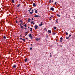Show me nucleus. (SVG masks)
Listing matches in <instances>:
<instances>
[{
    "instance_id": "1",
    "label": "nucleus",
    "mask_w": 75,
    "mask_h": 75,
    "mask_svg": "<svg viewBox=\"0 0 75 75\" xmlns=\"http://www.w3.org/2000/svg\"><path fill=\"white\" fill-rule=\"evenodd\" d=\"M51 10L52 11H54V8L52 7L50 8Z\"/></svg>"
},
{
    "instance_id": "2",
    "label": "nucleus",
    "mask_w": 75,
    "mask_h": 75,
    "mask_svg": "<svg viewBox=\"0 0 75 75\" xmlns=\"http://www.w3.org/2000/svg\"><path fill=\"white\" fill-rule=\"evenodd\" d=\"M16 65H13V66L12 68H16Z\"/></svg>"
},
{
    "instance_id": "3",
    "label": "nucleus",
    "mask_w": 75,
    "mask_h": 75,
    "mask_svg": "<svg viewBox=\"0 0 75 75\" xmlns=\"http://www.w3.org/2000/svg\"><path fill=\"white\" fill-rule=\"evenodd\" d=\"M34 17H40V15H35L34 16Z\"/></svg>"
},
{
    "instance_id": "4",
    "label": "nucleus",
    "mask_w": 75,
    "mask_h": 75,
    "mask_svg": "<svg viewBox=\"0 0 75 75\" xmlns=\"http://www.w3.org/2000/svg\"><path fill=\"white\" fill-rule=\"evenodd\" d=\"M42 22H41V24H40L39 26L40 27H41V26H42Z\"/></svg>"
},
{
    "instance_id": "5",
    "label": "nucleus",
    "mask_w": 75,
    "mask_h": 75,
    "mask_svg": "<svg viewBox=\"0 0 75 75\" xmlns=\"http://www.w3.org/2000/svg\"><path fill=\"white\" fill-rule=\"evenodd\" d=\"M33 6L34 7H35L36 6V5H35V3H34L33 4Z\"/></svg>"
},
{
    "instance_id": "6",
    "label": "nucleus",
    "mask_w": 75,
    "mask_h": 75,
    "mask_svg": "<svg viewBox=\"0 0 75 75\" xmlns=\"http://www.w3.org/2000/svg\"><path fill=\"white\" fill-rule=\"evenodd\" d=\"M41 40L40 38H37L36 39V41H38L39 40Z\"/></svg>"
},
{
    "instance_id": "7",
    "label": "nucleus",
    "mask_w": 75,
    "mask_h": 75,
    "mask_svg": "<svg viewBox=\"0 0 75 75\" xmlns=\"http://www.w3.org/2000/svg\"><path fill=\"white\" fill-rule=\"evenodd\" d=\"M29 37L30 38H32V36H31V34H30L29 35Z\"/></svg>"
},
{
    "instance_id": "8",
    "label": "nucleus",
    "mask_w": 75,
    "mask_h": 75,
    "mask_svg": "<svg viewBox=\"0 0 75 75\" xmlns=\"http://www.w3.org/2000/svg\"><path fill=\"white\" fill-rule=\"evenodd\" d=\"M38 26L37 25H35V29H37L38 28Z\"/></svg>"
},
{
    "instance_id": "9",
    "label": "nucleus",
    "mask_w": 75,
    "mask_h": 75,
    "mask_svg": "<svg viewBox=\"0 0 75 75\" xmlns=\"http://www.w3.org/2000/svg\"><path fill=\"white\" fill-rule=\"evenodd\" d=\"M30 23H31V24H33L34 25V22L33 21L31 22H30Z\"/></svg>"
},
{
    "instance_id": "10",
    "label": "nucleus",
    "mask_w": 75,
    "mask_h": 75,
    "mask_svg": "<svg viewBox=\"0 0 75 75\" xmlns=\"http://www.w3.org/2000/svg\"><path fill=\"white\" fill-rule=\"evenodd\" d=\"M35 12L36 13H38V12H37V10H35Z\"/></svg>"
},
{
    "instance_id": "11",
    "label": "nucleus",
    "mask_w": 75,
    "mask_h": 75,
    "mask_svg": "<svg viewBox=\"0 0 75 75\" xmlns=\"http://www.w3.org/2000/svg\"><path fill=\"white\" fill-rule=\"evenodd\" d=\"M49 33H51V31H50V30H48V33H49Z\"/></svg>"
},
{
    "instance_id": "12",
    "label": "nucleus",
    "mask_w": 75,
    "mask_h": 75,
    "mask_svg": "<svg viewBox=\"0 0 75 75\" xmlns=\"http://www.w3.org/2000/svg\"><path fill=\"white\" fill-rule=\"evenodd\" d=\"M21 28H24L23 26L22 25L21 26Z\"/></svg>"
},
{
    "instance_id": "13",
    "label": "nucleus",
    "mask_w": 75,
    "mask_h": 75,
    "mask_svg": "<svg viewBox=\"0 0 75 75\" xmlns=\"http://www.w3.org/2000/svg\"><path fill=\"white\" fill-rule=\"evenodd\" d=\"M27 59H28L27 58L25 59V62H27Z\"/></svg>"
},
{
    "instance_id": "14",
    "label": "nucleus",
    "mask_w": 75,
    "mask_h": 75,
    "mask_svg": "<svg viewBox=\"0 0 75 75\" xmlns=\"http://www.w3.org/2000/svg\"><path fill=\"white\" fill-rule=\"evenodd\" d=\"M31 8H30V9L29 10H28V11H29L30 12V11H31Z\"/></svg>"
},
{
    "instance_id": "15",
    "label": "nucleus",
    "mask_w": 75,
    "mask_h": 75,
    "mask_svg": "<svg viewBox=\"0 0 75 75\" xmlns=\"http://www.w3.org/2000/svg\"><path fill=\"white\" fill-rule=\"evenodd\" d=\"M54 30H56L57 29V27H54Z\"/></svg>"
},
{
    "instance_id": "16",
    "label": "nucleus",
    "mask_w": 75,
    "mask_h": 75,
    "mask_svg": "<svg viewBox=\"0 0 75 75\" xmlns=\"http://www.w3.org/2000/svg\"><path fill=\"white\" fill-rule=\"evenodd\" d=\"M30 31H32V30H33V28H30Z\"/></svg>"
},
{
    "instance_id": "17",
    "label": "nucleus",
    "mask_w": 75,
    "mask_h": 75,
    "mask_svg": "<svg viewBox=\"0 0 75 75\" xmlns=\"http://www.w3.org/2000/svg\"><path fill=\"white\" fill-rule=\"evenodd\" d=\"M25 34V36H26V35H27V32H26Z\"/></svg>"
},
{
    "instance_id": "18",
    "label": "nucleus",
    "mask_w": 75,
    "mask_h": 75,
    "mask_svg": "<svg viewBox=\"0 0 75 75\" xmlns=\"http://www.w3.org/2000/svg\"><path fill=\"white\" fill-rule=\"evenodd\" d=\"M12 2L14 3V0H12Z\"/></svg>"
},
{
    "instance_id": "19",
    "label": "nucleus",
    "mask_w": 75,
    "mask_h": 75,
    "mask_svg": "<svg viewBox=\"0 0 75 75\" xmlns=\"http://www.w3.org/2000/svg\"><path fill=\"white\" fill-rule=\"evenodd\" d=\"M4 39H6V36H4Z\"/></svg>"
},
{
    "instance_id": "20",
    "label": "nucleus",
    "mask_w": 75,
    "mask_h": 75,
    "mask_svg": "<svg viewBox=\"0 0 75 75\" xmlns=\"http://www.w3.org/2000/svg\"><path fill=\"white\" fill-rule=\"evenodd\" d=\"M60 40H63L62 38V37L61 38H60Z\"/></svg>"
},
{
    "instance_id": "21",
    "label": "nucleus",
    "mask_w": 75,
    "mask_h": 75,
    "mask_svg": "<svg viewBox=\"0 0 75 75\" xmlns=\"http://www.w3.org/2000/svg\"><path fill=\"white\" fill-rule=\"evenodd\" d=\"M69 38L68 37L66 38V39H67V40H68V39H69Z\"/></svg>"
},
{
    "instance_id": "22",
    "label": "nucleus",
    "mask_w": 75,
    "mask_h": 75,
    "mask_svg": "<svg viewBox=\"0 0 75 75\" xmlns=\"http://www.w3.org/2000/svg\"><path fill=\"white\" fill-rule=\"evenodd\" d=\"M57 16L58 17H60V15H59L57 14Z\"/></svg>"
},
{
    "instance_id": "23",
    "label": "nucleus",
    "mask_w": 75,
    "mask_h": 75,
    "mask_svg": "<svg viewBox=\"0 0 75 75\" xmlns=\"http://www.w3.org/2000/svg\"><path fill=\"white\" fill-rule=\"evenodd\" d=\"M24 26L25 27H27V25H26V24H25L24 25Z\"/></svg>"
},
{
    "instance_id": "24",
    "label": "nucleus",
    "mask_w": 75,
    "mask_h": 75,
    "mask_svg": "<svg viewBox=\"0 0 75 75\" xmlns=\"http://www.w3.org/2000/svg\"><path fill=\"white\" fill-rule=\"evenodd\" d=\"M22 40H23V41L24 42H25V39H22Z\"/></svg>"
},
{
    "instance_id": "25",
    "label": "nucleus",
    "mask_w": 75,
    "mask_h": 75,
    "mask_svg": "<svg viewBox=\"0 0 75 75\" xmlns=\"http://www.w3.org/2000/svg\"><path fill=\"white\" fill-rule=\"evenodd\" d=\"M56 24H58V21H56Z\"/></svg>"
},
{
    "instance_id": "26",
    "label": "nucleus",
    "mask_w": 75,
    "mask_h": 75,
    "mask_svg": "<svg viewBox=\"0 0 75 75\" xmlns=\"http://www.w3.org/2000/svg\"><path fill=\"white\" fill-rule=\"evenodd\" d=\"M66 35H68V33H67V32H66Z\"/></svg>"
},
{
    "instance_id": "27",
    "label": "nucleus",
    "mask_w": 75,
    "mask_h": 75,
    "mask_svg": "<svg viewBox=\"0 0 75 75\" xmlns=\"http://www.w3.org/2000/svg\"><path fill=\"white\" fill-rule=\"evenodd\" d=\"M20 4H18V5L17 6L18 7H19V6H20Z\"/></svg>"
},
{
    "instance_id": "28",
    "label": "nucleus",
    "mask_w": 75,
    "mask_h": 75,
    "mask_svg": "<svg viewBox=\"0 0 75 75\" xmlns=\"http://www.w3.org/2000/svg\"><path fill=\"white\" fill-rule=\"evenodd\" d=\"M30 13V14H32V12H30V13Z\"/></svg>"
},
{
    "instance_id": "29",
    "label": "nucleus",
    "mask_w": 75,
    "mask_h": 75,
    "mask_svg": "<svg viewBox=\"0 0 75 75\" xmlns=\"http://www.w3.org/2000/svg\"><path fill=\"white\" fill-rule=\"evenodd\" d=\"M32 13H33L34 12V10H32V11L31 12Z\"/></svg>"
},
{
    "instance_id": "30",
    "label": "nucleus",
    "mask_w": 75,
    "mask_h": 75,
    "mask_svg": "<svg viewBox=\"0 0 75 75\" xmlns=\"http://www.w3.org/2000/svg\"><path fill=\"white\" fill-rule=\"evenodd\" d=\"M32 47H30V50H32Z\"/></svg>"
},
{
    "instance_id": "31",
    "label": "nucleus",
    "mask_w": 75,
    "mask_h": 75,
    "mask_svg": "<svg viewBox=\"0 0 75 75\" xmlns=\"http://www.w3.org/2000/svg\"><path fill=\"white\" fill-rule=\"evenodd\" d=\"M53 35H55V33H53Z\"/></svg>"
},
{
    "instance_id": "32",
    "label": "nucleus",
    "mask_w": 75,
    "mask_h": 75,
    "mask_svg": "<svg viewBox=\"0 0 75 75\" xmlns=\"http://www.w3.org/2000/svg\"><path fill=\"white\" fill-rule=\"evenodd\" d=\"M20 22H21H21H23V21H22L21 20V21H20Z\"/></svg>"
},
{
    "instance_id": "33",
    "label": "nucleus",
    "mask_w": 75,
    "mask_h": 75,
    "mask_svg": "<svg viewBox=\"0 0 75 75\" xmlns=\"http://www.w3.org/2000/svg\"><path fill=\"white\" fill-rule=\"evenodd\" d=\"M1 23H4V22H3V21H1Z\"/></svg>"
},
{
    "instance_id": "34",
    "label": "nucleus",
    "mask_w": 75,
    "mask_h": 75,
    "mask_svg": "<svg viewBox=\"0 0 75 75\" xmlns=\"http://www.w3.org/2000/svg\"><path fill=\"white\" fill-rule=\"evenodd\" d=\"M70 36H71V35H69V37H70Z\"/></svg>"
},
{
    "instance_id": "35",
    "label": "nucleus",
    "mask_w": 75,
    "mask_h": 75,
    "mask_svg": "<svg viewBox=\"0 0 75 75\" xmlns=\"http://www.w3.org/2000/svg\"><path fill=\"white\" fill-rule=\"evenodd\" d=\"M55 4H57V2H55V3H54Z\"/></svg>"
},
{
    "instance_id": "36",
    "label": "nucleus",
    "mask_w": 75,
    "mask_h": 75,
    "mask_svg": "<svg viewBox=\"0 0 75 75\" xmlns=\"http://www.w3.org/2000/svg\"><path fill=\"white\" fill-rule=\"evenodd\" d=\"M53 17V16H51V17L52 18V17Z\"/></svg>"
},
{
    "instance_id": "37",
    "label": "nucleus",
    "mask_w": 75,
    "mask_h": 75,
    "mask_svg": "<svg viewBox=\"0 0 75 75\" xmlns=\"http://www.w3.org/2000/svg\"><path fill=\"white\" fill-rule=\"evenodd\" d=\"M20 39H21V40H23V39H22V38H20Z\"/></svg>"
},
{
    "instance_id": "38",
    "label": "nucleus",
    "mask_w": 75,
    "mask_h": 75,
    "mask_svg": "<svg viewBox=\"0 0 75 75\" xmlns=\"http://www.w3.org/2000/svg\"><path fill=\"white\" fill-rule=\"evenodd\" d=\"M18 23V22H17V21H16V23Z\"/></svg>"
},
{
    "instance_id": "39",
    "label": "nucleus",
    "mask_w": 75,
    "mask_h": 75,
    "mask_svg": "<svg viewBox=\"0 0 75 75\" xmlns=\"http://www.w3.org/2000/svg\"><path fill=\"white\" fill-rule=\"evenodd\" d=\"M51 18H50V19H49V20H51Z\"/></svg>"
},
{
    "instance_id": "40",
    "label": "nucleus",
    "mask_w": 75,
    "mask_h": 75,
    "mask_svg": "<svg viewBox=\"0 0 75 75\" xmlns=\"http://www.w3.org/2000/svg\"><path fill=\"white\" fill-rule=\"evenodd\" d=\"M33 20V18H32L31 20H32H32Z\"/></svg>"
},
{
    "instance_id": "41",
    "label": "nucleus",
    "mask_w": 75,
    "mask_h": 75,
    "mask_svg": "<svg viewBox=\"0 0 75 75\" xmlns=\"http://www.w3.org/2000/svg\"><path fill=\"white\" fill-rule=\"evenodd\" d=\"M29 20H31V19L30 18H29L28 19Z\"/></svg>"
},
{
    "instance_id": "42",
    "label": "nucleus",
    "mask_w": 75,
    "mask_h": 75,
    "mask_svg": "<svg viewBox=\"0 0 75 75\" xmlns=\"http://www.w3.org/2000/svg\"><path fill=\"white\" fill-rule=\"evenodd\" d=\"M21 37H23V36H21V35H20Z\"/></svg>"
},
{
    "instance_id": "43",
    "label": "nucleus",
    "mask_w": 75,
    "mask_h": 75,
    "mask_svg": "<svg viewBox=\"0 0 75 75\" xmlns=\"http://www.w3.org/2000/svg\"><path fill=\"white\" fill-rule=\"evenodd\" d=\"M28 22H30V21H28Z\"/></svg>"
},
{
    "instance_id": "44",
    "label": "nucleus",
    "mask_w": 75,
    "mask_h": 75,
    "mask_svg": "<svg viewBox=\"0 0 75 75\" xmlns=\"http://www.w3.org/2000/svg\"><path fill=\"white\" fill-rule=\"evenodd\" d=\"M46 30V28H44V30Z\"/></svg>"
},
{
    "instance_id": "45",
    "label": "nucleus",
    "mask_w": 75,
    "mask_h": 75,
    "mask_svg": "<svg viewBox=\"0 0 75 75\" xmlns=\"http://www.w3.org/2000/svg\"><path fill=\"white\" fill-rule=\"evenodd\" d=\"M58 19H56V21H58Z\"/></svg>"
},
{
    "instance_id": "46",
    "label": "nucleus",
    "mask_w": 75,
    "mask_h": 75,
    "mask_svg": "<svg viewBox=\"0 0 75 75\" xmlns=\"http://www.w3.org/2000/svg\"><path fill=\"white\" fill-rule=\"evenodd\" d=\"M60 42H62V40H60Z\"/></svg>"
},
{
    "instance_id": "47",
    "label": "nucleus",
    "mask_w": 75,
    "mask_h": 75,
    "mask_svg": "<svg viewBox=\"0 0 75 75\" xmlns=\"http://www.w3.org/2000/svg\"><path fill=\"white\" fill-rule=\"evenodd\" d=\"M20 25H21V23H20Z\"/></svg>"
},
{
    "instance_id": "48",
    "label": "nucleus",
    "mask_w": 75,
    "mask_h": 75,
    "mask_svg": "<svg viewBox=\"0 0 75 75\" xmlns=\"http://www.w3.org/2000/svg\"><path fill=\"white\" fill-rule=\"evenodd\" d=\"M50 57H52V56H51V55H50Z\"/></svg>"
},
{
    "instance_id": "49",
    "label": "nucleus",
    "mask_w": 75,
    "mask_h": 75,
    "mask_svg": "<svg viewBox=\"0 0 75 75\" xmlns=\"http://www.w3.org/2000/svg\"><path fill=\"white\" fill-rule=\"evenodd\" d=\"M50 18H51V17H50Z\"/></svg>"
},
{
    "instance_id": "50",
    "label": "nucleus",
    "mask_w": 75,
    "mask_h": 75,
    "mask_svg": "<svg viewBox=\"0 0 75 75\" xmlns=\"http://www.w3.org/2000/svg\"><path fill=\"white\" fill-rule=\"evenodd\" d=\"M21 24H23V22H22Z\"/></svg>"
},
{
    "instance_id": "51",
    "label": "nucleus",
    "mask_w": 75,
    "mask_h": 75,
    "mask_svg": "<svg viewBox=\"0 0 75 75\" xmlns=\"http://www.w3.org/2000/svg\"><path fill=\"white\" fill-rule=\"evenodd\" d=\"M46 36H47V38L48 37V36L47 35Z\"/></svg>"
},
{
    "instance_id": "52",
    "label": "nucleus",
    "mask_w": 75,
    "mask_h": 75,
    "mask_svg": "<svg viewBox=\"0 0 75 75\" xmlns=\"http://www.w3.org/2000/svg\"><path fill=\"white\" fill-rule=\"evenodd\" d=\"M26 39H28L27 38H26Z\"/></svg>"
},
{
    "instance_id": "53",
    "label": "nucleus",
    "mask_w": 75,
    "mask_h": 75,
    "mask_svg": "<svg viewBox=\"0 0 75 75\" xmlns=\"http://www.w3.org/2000/svg\"><path fill=\"white\" fill-rule=\"evenodd\" d=\"M50 54L51 55V53H50Z\"/></svg>"
},
{
    "instance_id": "54",
    "label": "nucleus",
    "mask_w": 75,
    "mask_h": 75,
    "mask_svg": "<svg viewBox=\"0 0 75 75\" xmlns=\"http://www.w3.org/2000/svg\"><path fill=\"white\" fill-rule=\"evenodd\" d=\"M28 28H30V27H28Z\"/></svg>"
},
{
    "instance_id": "55",
    "label": "nucleus",
    "mask_w": 75,
    "mask_h": 75,
    "mask_svg": "<svg viewBox=\"0 0 75 75\" xmlns=\"http://www.w3.org/2000/svg\"><path fill=\"white\" fill-rule=\"evenodd\" d=\"M31 45H33L32 44H31Z\"/></svg>"
},
{
    "instance_id": "56",
    "label": "nucleus",
    "mask_w": 75,
    "mask_h": 75,
    "mask_svg": "<svg viewBox=\"0 0 75 75\" xmlns=\"http://www.w3.org/2000/svg\"><path fill=\"white\" fill-rule=\"evenodd\" d=\"M32 0H30L31 1H32Z\"/></svg>"
},
{
    "instance_id": "57",
    "label": "nucleus",
    "mask_w": 75,
    "mask_h": 75,
    "mask_svg": "<svg viewBox=\"0 0 75 75\" xmlns=\"http://www.w3.org/2000/svg\"><path fill=\"white\" fill-rule=\"evenodd\" d=\"M50 3H51V2L50 1Z\"/></svg>"
},
{
    "instance_id": "58",
    "label": "nucleus",
    "mask_w": 75,
    "mask_h": 75,
    "mask_svg": "<svg viewBox=\"0 0 75 75\" xmlns=\"http://www.w3.org/2000/svg\"><path fill=\"white\" fill-rule=\"evenodd\" d=\"M50 3H51V2L50 1Z\"/></svg>"
},
{
    "instance_id": "59",
    "label": "nucleus",
    "mask_w": 75,
    "mask_h": 75,
    "mask_svg": "<svg viewBox=\"0 0 75 75\" xmlns=\"http://www.w3.org/2000/svg\"><path fill=\"white\" fill-rule=\"evenodd\" d=\"M52 2H53V1H52Z\"/></svg>"
}]
</instances>
